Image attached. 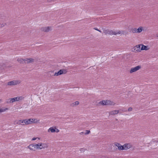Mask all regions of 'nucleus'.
<instances>
[{"label":"nucleus","instance_id":"obj_1","mask_svg":"<svg viewBox=\"0 0 158 158\" xmlns=\"http://www.w3.org/2000/svg\"><path fill=\"white\" fill-rule=\"evenodd\" d=\"M27 148L31 150H35V149H38V143H32L27 146Z\"/></svg>","mask_w":158,"mask_h":158},{"label":"nucleus","instance_id":"obj_2","mask_svg":"<svg viewBox=\"0 0 158 158\" xmlns=\"http://www.w3.org/2000/svg\"><path fill=\"white\" fill-rule=\"evenodd\" d=\"M20 82V81L19 80H13L9 82L7 84L9 85H14L19 84Z\"/></svg>","mask_w":158,"mask_h":158},{"label":"nucleus","instance_id":"obj_3","mask_svg":"<svg viewBox=\"0 0 158 158\" xmlns=\"http://www.w3.org/2000/svg\"><path fill=\"white\" fill-rule=\"evenodd\" d=\"M141 68V66L140 65H138L137 66H136L135 67L132 68H131V69L130 70V73H132L133 72H135L140 69Z\"/></svg>","mask_w":158,"mask_h":158},{"label":"nucleus","instance_id":"obj_4","mask_svg":"<svg viewBox=\"0 0 158 158\" xmlns=\"http://www.w3.org/2000/svg\"><path fill=\"white\" fill-rule=\"evenodd\" d=\"M25 63L29 64L33 62L34 61V59L33 58H26L25 59Z\"/></svg>","mask_w":158,"mask_h":158},{"label":"nucleus","instance_id":"obj_5","mask_svg":"<svg viewBox=\"0 0 158 158\" xmlns=\"http://www.w3.org/2000/svg\"><path fill=\"white\" fill-rule=\"evenodd\" d=\"M41 30L42 31L47 32L51 30V27H43L41 28Z\"/></svg>","mask_w":158,"mask_h":158},{"label":"nucleus","instance_id":"obj_6","mask_svg":"<svg viewBox=\"0 0 158 158\" xmlns=\"http://www.w3.org/2000/svg\"><path fill=\"white\" fill-rule=\"evenodd\" d=\"M119 111L118 110H113L109 112V115H114L117 114L118 113Z\"/></svg>","mask_w":158,"mask_h":158},{"label":"nucleus","instance_id":"obj_7","mask_svg":"<svg viewBox=\"0 0 158 158\" xmlns=\"http://www.w3.org/2000/svg\"><path fill=\"white\" fill-rule=\"evenodd\" d=\"M12 98V102H15V101H19V100H21L22 99V97H16Z\"/></svg>","mask_w":158,"mask_h":158},{"label":"nucleus","instance_id":"obj_8","mask_svg":"<svg viewBox=\"0 0 158 158\" xmlns=\"http://www.w3.org/2000/svg\"><path fill=\"white\" fill-rule=\"evenodd\" d=\"M35 120L33 118H30L27 119L28 124H31V123H37V121L36 122H34Z\"/></svg>","mask_w":158,"mask_h":158},{"label":"nucleus","instance_id":"obj_9","mask_svg":"<svg viewBox=\"0 0 158 158\" xmlns=\"http://www.w3.org/2000/svg\"><path fill=\"white\" fill-rule=\"evenodd\" d=\"M25 59H23L21 58H19L17 59V61L20 64H23L25 63Z\"/></svg>","mask_w":158,"mask_h":158},{"label":"nucleus","instance_id":"obj_10","mask_svg":"<svg viewBox=\"0 0 158 158\" xmlns=\"http://www.w3.org/2000/svg\"><path fill=\"white\" fill-rule=\"evenodd\" d=\"M148 49V46L144 45H143L142 44V47L141 48V51L143 50H147Z\"/></svg>","mask_w":158,"mask_h":158},{"label":"nucleus","instance_id":"obj_11","mask_svg":"<svg viewBox=\"0 0 158 158\" xmlns=\"http://www.w3.org/2000/svg\"><path fill=\"white\" fill-rule=\"evenodd\" d=\"M59 72L60 75L63 74H65L67 72L66 70L65 69H61Z\"/></svg>","mask_w":158,"mask_h":158},{"label":"nucleus","instance_id":"obj_12","mask_svg":"<svg viewBox=\"0 0 158 158\" xmlns=\"http://www.w3.org/2000/svg\"><path fill=\"white\" fill-rule=\"evenodd\" d=\"M120 32L116 33L115 31L110 30L109 35H116L117 34H120Z\"/></svg>","mask_w":158,"mask_h":158},{"label":"nucleus","instance_id":"obj_13","mask_svg":"<svg viewBox=\"0 0 158 158\" xmlns=\"http://www.w3.org/2000/svg\"><path fill=\"white\" fill-rule=\"evenodd\" d=\"M79 104L78 101H76L74 102L71 103L70 105L71 106L74 107L75 106L78 105Z\"/></svg>","mask_w":158,"mask_h":158},{"label":"nucleus","instance_id":"obj_14","mask_svg":"<svg viewBox=\"0 0 158 158\" xmlns=\"http://www.w3.org/2000/svg\"><path fill=\"white\" fill-rule=\"evenodd\" d=\"M143 30V28L142 27H139L138 29L136 28V33H139L142 32Z\"/></svg>","mask_w":158,"mask_h":158},{"label":"nucleus","instance_id":"obj_15","mask_svg":"<svg viewBox=\"0 0 158 158\" xmlns=\"http://www.w3.org/2000/svg\"><path fill=\"white\" fill-rule=\"evenodd\" d=\"M136 28H132L129 31L130 32L133 33H136Z\"/></svg>","mask_w":158,"mask_h":158},{"label":"nucleus","instance_id":"obj_16","mask_svg":"<svg viewBox=\"0 0 158 158\" xmlns=\"http://www.w3.org/2000/svg\"><path fill=\"white\" fill-rule=\"evenodd\" d=\"M50 131H51L52 133L55 132L56 131V129L53 128L52 127H51L48 130V132Z\"/></svg>","mask_w":158,"mask_h":158},{"label":"nucleus","instance_id":"obj_17","mask_svg":"<svg viewBox=\"0 0 158 158\" xmlns=\"http://www.w3.org/2000/svg\"><path fill=\"white\" fill-rule=\"evenodd\" d=\"M134 48L135 51V52H140L141 51V48H138L137 47V46H135Z\"/></svg>","mask_w":158,"mask_h":158},{"label":"nucleus","instance_id":"obj_18","mask_svg":"<svg viewBox=\"0 0 158 158\" xmlns=\"http://www.w3.org/2000/svg\"><path fill=\"white\" fill-rule=\"evenodd\" d=\"M42 148H43V149L47 148L48 147V144L46 143H42Z\"/></svg>","mask_w":158,"mask_h":158},{"label":"nucleus","instance_id":"obj_19","mask_svg":"<svg viewBox=\"0 0 158 158\" xmlns=\"http://www.w3.org/2000/svg\"><path fill=\"white\" fill-rule=\"evenodd\" d=\"M126 147L127 149L130 148L132 147V146L130 143H126Z\"/></svg>","mask_w":158,"mask_h":158},{"label":"nucleus","instance_id":"obj_20","mask_svg":"<svg viewBox=\"0 0 158 158\" xmlns=\"http://www.w3.org/2000/svg\"><path fill=\"white\" fill-rule=\"evenodd\" d=\"M110 30H105L104 29L103 30V32L105 34H109V32H110Z\"/></svg>","mask_w":158,"mask_h":158},{"label":"nucleus","instance_id":"obj_21","mask_svg":"<svg viewBox=\"0 0 158 158\" xmlns=\"http://www.w3.org/2000/svg\"><path fill=\"white\" fill-rule=\"evenodd\" d=\"M14 124L15 125L18 124L20 125V123H19V120H16L14 122Z\"/></svg>","mask_w":158,"mask_h":158},{"label":"nucleus","instance_id":"obj_22","mask_svg":"<svg viewBox=\"0 0 158 158\" xmlns=\"http://www.w3.org/2000/svg\"><path fill=\"white\" fill-rule=\"evenodd\" d=\"M106 105H111L112 104V102L110 100H106Z\"/></svg>","mask_w":158,"mask_h":158},{"label":"nucleus","instance_id":"obj_23","mask_svg":"<svg viewBox=\"0 0 158 158\" xmlns=\"http://www.w3.org/2000/svg\"><path fill=\"white\" fill-rule=\"evenodd\" d=\"M38 149H43V148H42L43 147L42 146V143H38Z\"/></svg>","mask_w":158,"mask_h":158},{"label":"nucleus","instance_id":"obj_24","mask_svg":"<svg viewBox=\"0 0 158 158\" xmlns=\"http://www.w3.org/2000/svg\"><path fill=\"white\" fill-rule=\"evenodd\" d=\"M6 102L8 103H13L12 98H9L6 100Z\"/></svg>","mask_w":158,"mask_h":158},{"label":"nucleus","instance_id":"obj_25","mask_svg":"<svg viewBox=\"0 0 158 158\" xmlns=\"http://www.w3.org/2000/svg\"><path fill=\"white\" fill-rule=\"evenodd\" d=\"M106 101L103 100L102 101H100L99 102V104H100L101 105H106Z\"/></svg>","mask_w":158,"mask_h":158},{"label":"nucleus","instance_id":"obj_26","mask_svg":"<svg viewBox=\"0 0 158 158\" xmlns=\"http://www.w3.org/2000/svg\"><path fill=\"white\" fill-rule=\"evenodd\" d=\"M24 119H22L19 120V123H20V125H25L24 123Z\"/></svg>","mask_w":158,"mask_h":158},{"label":"nucleus","instance_id":"obj_27","mask_svg":"<svg viewBox=\"0 0 158 158\" xmlns=\"http://www.w3.org/2000/svg\"><path fill=\"white\" fill-rule=\"evenodd\" d=\"M7 109H8L6 108L4 109H0V113L4 112Z\"/></svg>","mask_w":158,"mask_h":158},{"label":"nucleus","instance_id":"obj_28","mask_svg":"<svg viewBox=\"0 0 158 158\" xmlns=\"http://www.w3.org/2000/svg\"><path fill=\"white\" fill-rule=\"evenodd\" d=\"M118 149L119 150H124V148H123V146L121 145L118 147Z\"/></svg>","mask_w":158,"mask_h":158},{"label":"nucleus","instance_id":"obj_29","mask_svg":"<svg viewBox=\"0 0 158 158\" xmlns=\"http://www.w3.org/2000/svg\"><path fill=\"white\" fill-rule=\"evenodd\" d=\"M24 123L25 125H28L27 122V119H24Z\"/></svg>","mask_w":158,"mask_h":158},{"label":"nucleus","instance_id":"obj_30","mask_svg":"<svg viewBox=\"0 0 158 158\" xmlns=\"http://www.w3.org/2000/svg\"><path fill=\"white\" fill-rule=\"evenodd\" d=\"M114 145L117 146L118 148L121 145V144L118 143H114Z\"/></svg>","mask_w":158,"mask_h":158},{"label":"nucleus","instance_id":"obj_31","mask_svg":"<svg viewBox=\"0 0 158 158\" xmlns=\"http://www.w3.org/2000/svg\"><path fill=\"white\" fill-rule=\"evenodd\" d=\"M60 75V74L59 71L57 72H56L54 74V76H57Z\"/></svg>","mask_w":158,"mask_h":158},{"label":"nucleus","instance_id":"obj_32","mask_svg":"<svg viewBox=\"0 0 158 158\" xmlns=\"http://www.w3.org/2000/svg\"><path fill=\"white\" fill-rule=\"evenodd\" d=\"M90 131L89 130H86V132L85 133V135H87L89 134L90 133Z\"/></svg>","mask_w":158,"mask_h":158},{"label":"nucleus","instance_id":"obj_33","mask_svg":"<svg viewBox=\"0 0 158 158\" xmlns=\"http://www.w3.org/2000/svg\"><path fill=\"white\" fill-rule=\"evenodd\" d=\"M123 147V148H124V150H127V148H126V144H125L124 145L122 146Z\"/></svg>","mask_w":158,"mask_h":158},{"label":"nucleus","instance_id":"obj_34","mask_svg":"<svg viewBox=\"0 0 158 158\" xmlns=\"http://www.w3.org/2000/svg\"><path fill=\"white\" fill-rule=\"evenodd\" d=\"M94 29L95 30H96L99 31L100 32H102V31H101V30H99L98 28H94Z\"/></svg>","mask_w":158,"mask_h":158},{"label":"nucleus","instance_id":"obj_35","mask_svg":"<svg viewBox=\"0 0 158 158\" xmlns=\"http://www.w3.org/2000/svg\"><path fill=\"white\" fill-rule=\"evenodd\" d=\"M85 149L83 148H81L80 149V151H81V152H84L85 151Z\"/></svg>","mask_w":158,"mask_h":158},{"label":"nucleus","instance_id":"obj_36","mask_svg":"<svg viewBox=\"0 0 158 158\" xmlns=\"http://www.w3.org/2000/svg\"><path fill=\"white\" fill-rule=\"evenodd\" d=\"M132 110V108L131 107H129L128 109V111H131Z\"/></svg>","mask_w":158,"mask_h":158},{"label":"nucleus","instance_id":"obj_37","mask_svg":"<svg viewBox=\"0 0 158 158\" xmlns=\"http://www.w3.org/2000/svg\"><path fill=\"white\" fill-rule=\"evenodd\" d=\"M136 46H137V47H138V48H141L140 46H141L142 47V44L138 45H136Z\"/></svg>","mask_w":158,"mask_h":158},{"label":"nucleus","instance_id":"obj_38","mask_svg":"<svg viewBox=\"0 0 158 158\" xmlns=\"http://www.w3.org/2000/svg\"><path fill=\"white\" fill-rule=\"evenodd\" d=\"M53 1V0H47V2H51Z\"/></svg>","mask_w":158,"mask_h":158},{"label":"nucleus","instance_id":"obj_39","mask_svg":"<svg viewBox=\"0 0 158 158\" xmlns=\"http://www.w3.org/2000/svg\"><path fill=\"white\" fill-rule=\"evenodd\" d=\"M4 24H2L1 25V26H0V27H3L4 26Z\"/></svg>","mask_w":158,"mask_h":158},{"label":"nucleus","instance_id":"obj_40","mask_svg":"<svg viewBox=\"0 0 158 158\" xmlns=\"http://www.w3.org/2000/svg\"><path fill=\"white\" fill-rule=\"evenodd\" d=\"M36 138H35V137H34L32 139V140H36Z\"/></svg>","mask_w":158,"mask_h":158},{"label":"nucleus","instance_id":"obj_41","mask_svg":"<svg viewBox=\"0 0 158 158\" xmlns=\"http://www.w3.org/2000/svg\"><path fill=\"white\" fill-rule=\"evenodd\" d=\"M33 119H34L35 120H34V122H36V121H37V122L38 121H37V119H34V118H33Z\"/></svg>","mask_w":158,"mask_h":158},{"label":"nucleus","instance_id":"obj_42","mask_svg":"<svg viewBox=\"0 0 158 158\" xmlns=\"http://www.w3.org/2000/svg\"><path fill=\"white\" fill-rule=\"evenodd\" d=\"M83 132H81V133H80V134H81H81H83Z\"/></svg>","mask_w":158,"mask_h":158},{"label":"nucleus","instance_id":"obj_43","mask_svg":"<svg viewBox=\"0 0 158 158\" xmlns=\"http://www.w3.org/2000/svg\"><path fill=\"white\" fill-rule=\"evenodd\" d=\"M50 72H52H52H53V71H50Z\"/></svg>","mask_w":158,"mask_h":158},{"label":"nucleus","instance_id":"obj_44","mask_svg":"<svg viewBox=\"0 0 158 158\" xmlns=\"http://www.w3.org/2000/svg\"><path fill=\"white\" fill-rule=\"evenodd\" d=\"M157 36L158 37V34L157 35Z\"/></svg>","mask_w":158,"mask_h":158},{"label":"nucleus","instance_id":"obj_45","mask_svg":"<svg viewBox=\"0 0 158 158\" xmlns=\"http://www.w3.org/2000/svg\"><path fill=\"white\" fill-rule=\"evenodd\" d=\"M155 142H156V143H157V142H158V141H155Z\"/></svg>","mask_w":158,"mask_h":158},{"label":"nucleus","instance_id":"obj_46","mask_svg":"<svg viewBox=\"0 0 158 158\" xmlns=\"http://www.w3.org/2000/svg\"><path fill=\"white\" fill-rule=\"evenodd\" d=\"M59 131V130H58V131H57V132H58Z\"/></svg>","mask_w":158,"mask_h":158}]
</instances>
